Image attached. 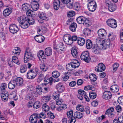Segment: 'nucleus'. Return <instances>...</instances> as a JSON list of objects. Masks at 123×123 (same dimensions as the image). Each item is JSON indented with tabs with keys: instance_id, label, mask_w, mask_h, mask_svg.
Instances as JSON below:
<instances>
[{
	"instance_id": "f257e3e1",
	"label": "nucleus",
	"mask_w": 123,
	"mask_h": 123,
	"mask_svg": "<svg viewBox=\"0 0 123 123\" xmlns=\"http://www.w3.org/2000/svg\"><path fill=\"white\" fill-rule=\"evenodd\" d=\"M63 41L66 44L68 45L72 44L73 42L76 41L78 38L77 37L76 35L71 36L69 34H67L64 36L63 37Z\"/></svg>"
},
{
	"instance_id": "f03ea898",
	"label": "nucleus",
	"mask_w": 123,
	"mask_h": 123,
	"mask_svg": "<svg viewBox=\"0 0 123 123\" xmlns=\"http://www.w3.org/2000/svg\"><path fill=\"white\" fill-rule=\"evenodd\" d=\"M33 58V55L31 52L30 49L28 48L27 49L25 53L24 56V62L26 63Z\"/></svg>"
},
{
	"instance_id": "7ed1b4c3",
	"label": "nucleus",
	"mask_w": 123,
	"mask_h": 123,
	"mask_svg": "<svg viewBox=\"0 0 123 123\" xmlns=\"http://www.w3.org/2000/svg\"><path fill=\"white\" fill-rule=\"evenodd\" d=\"M110 41L109 39H105L103 40L100 45L103 49L105 50L109 48L110 46Z\"/></svg>"
},
{
	"instance_id": "20e7f679",
	"label": "nucleus",
	"mask_w": 123,
	"mask_h": 123,
	"mask_svg": "<svg viewBox=\"0 0 123 123\" xmlns=\"http://www.w3.org/2000/svg\"><path fill=\"white\" fill-rule=\"evenodd\" d=\"M97 7V4L95 1L89 2L87 4V8L89 11L93 12L95 11Z\"/></svg>"
},
{
	"instance_id": "39448f33",
	"label": "nucleus",
	"mask_w": 123,
	"mask_h": 123,
	"mask_svg": "<svg viewBox=\"0 0 123 123\" xmlns=\"http://www.w3.org/2000/svg\"><path fill=\"white\" fill-rule=\"evenodd\" d=\"M106 23L108 26L112 28H115L117 27V22L114 19H109L107 20Z\"/></svg>"
},
{
	"instance_id": "423d86ee",
	"label": "nucleus",
	"mask_w": 123,
	"mask_h": 123,
	"mask_svg": "<svg viewBox=\"0 0 123 123\" xmlns=\"http://www.w3.org/2000/svg\"><path fill=\"white\" fill-rule=\"evenodd\" d=\"M81 60L88 62L90 60L89 52L87 51L84 52L80 56Z\"/></svg>"
},
{
	"instance_id": "0eeeda50",
	"label": "nucleus",
	"mask_w": 123,
	"mask_h": 123,
	"mask_svg": "<svg viewBox=\"0 0 123 123\" xmlns=\"http://www.w3.org/2000/svg\"><path fill=\"white\" fill-rule=\"evenodd\" d=\"M37 71H35L34 70H31L28 71L27 73V78L29 79H32L36 77L37 73Z\"/></svg>"
},
{
	"instance_id": "6e6552de",
	"label": "nucleus",
	"mask_w": 123,
	"mask_h": 123,
	"mask_svg": "<svg viewBox=\"0 0 123 123\" xmlns=\"http://www.w3.org/2000/svg\"><path fill=\"white\" fill-rule=\"evenodd\" d=\"M98 33L99 37L102 39H105L107 36L106 31L103 29H101L98 30Z\"/></svg>"
},
{
	"instance_id": "1a4fd4ad",
	"label": "nucleus",
	"mask_w": 123,
	"mask_h": 123,
	"mask_svg": "<svg viewBox=\"0 0 123 123\" xmlns=\"http://www.w3.org/2000/svg\"><path fill=\"white\" fill-rule=\"evenodd\" d=\"M39 115L38 114L35 113L31 115L30 118V121L31 123H36L37 119L39 118Z\"/></svg>"
},
{
	"instance_id": "9d476101",
	"label": "nucleus",
	"mask_w": 123,
	"mask_h": 123,
	"mask_svg": "<svg viewBox=\"0 0 123 123\" xmlns=\"http://www.w3.org/2000/svg\"><path fill=\"white\" fill-rule=\"evenodd\" d=\"M10 31L12 33H15L18 31V28L15 24H11L9 26Z\"/></svg>"
},
{
	"instance_id": "9b49d317",
	"label": "nucleus",
	"mask_w": 123,
	"mask_h": 123,
	"mask_svg": "<svg viewBox=\"0 0 123 123\" xmlns=\"http://www.w3.org/2000/svg\"><path fill=\"white\" fill-rule=\"evenodd\" d=\"M105 69V65L102 63H99L95 68L96 71L100 72L104 71Z\"/></svg>"
},
{
	"instance_id": "f8f14e48",
	"label": "nucleus",
	"mask_w": 123,
	"mask_h": 123,
	"mask_svg": "<svg viewBox=\"0 0 123 123\" xmlns=\"http://www.w3.org/2000/svg\"><path fill=\"white\" fill-rule=\"evenodd\" d=\"M12 80L15 83V84L18 86H22L23 84V80L21 78L18 77Z\"/></svg>"
},
{
	"instance_id": "ddd939ff",
	"label": "nucleus",
	"mask_w": 123,
	"mask_h": 123,
	"mask_svg": "<svg viewBox=\"0 0 123 123\" xmlns=\"http://www.w3.org/2000/svg\"><path fill=\"white\" fill-rule=\"evenodd\" d=\"M63 3L66 4L67 6L69 8H72L73 6V0H61Z\"/></svg>"
},
{
	"instance_id": "4468645a",
	"label": "nucleus",
	"mask_w": 123,
	"mask_h": 123,
	"mask_svg": "<svg viewBox=\"0 0 123 123\" xmlns=\"http://www.w3.org/2000/svg\"><path fill=\"white\" fill-rule=\"evenodd\" d=\"M8 93L7 91L2 92L1 96L2 101L4 102L7 101L8 99Z\"/></svg>"
},
{
	"instance_id": "2eb2a0df",
	"label": "nucleus",
	"mask_w": 123,
	"mask_h": 123,
	"mask_svg": "<svg viewBox=\"0 0 123 123\" xmlns=\"http://www.w3.org/2000/svg\"><path fill=\"white\" fill-rule=\"evenodd\" d=\"M111 94L108 91H105L103 95V98L104 99L108 100L110 99L111 97Z\"/></svg>"
},
{
	"instance_id": "dca6fc26",
	"label": "nucleus",
	"mask_w": 123,
	"mask_h": 123,
	"mask_svg": "<svg viewBox=\"0 0 123 123\" xmlns=\"http://www.w3.org/2000/svg\"><path fill=\"white\" fill-rule=\"evenodd\" d=\"M34 39L38 43H42L45 39L44 37L41 35H37L35 37Z\"/></svg>"
},
{
	"instance_id": "f3484780",
	"label": "nucleus",
	"mask_w": 123,
	"mask_h": 123,
	"mask_svg": "<svg viewBox=\"0 0 123 123\" xmlns=\"http://www.w3.org/2000/svg\"><path fill=\"white\" fill-rule=\"evenodd\" d=\"M56 89L58 92L61 93L64 91V86L62 83H59L56 85Z\"/></svg>"
},
{
	"instance_id": "a211bd4d",
	"label": "nucleus",
	"mask_w": 123,
	"mask_h": 123,
	"mask_svg": "<svg viewBox=\"0 0 123 123\" xmlns=\"http://www.w3.org/2000/svg\"><path fill=\"white\" fill-rule=\"evenodd\" d=\"M106 5L108 6L109 10L111 12H113L115 11L117 8L116 5L110 3L108 2L106 3Z\"/></svg>"
},
{
	"instance_id": "6ab92c4d",
	"label": "nucleus",
	"mask_w": 123,
	"mask_h": 123,
	"mask_svg": "<svg viewBox=\"0 0 123 123\" xmlns=\"http://www.w3.org/2000/svg\"><path fill=\"white\" fill-rule=\"evenodd\" d=\"M75 68L79 67L80 64L79 61L77 59H71V62L70 63Z\"/></svg>"
},
{
	"instance_id": "aec40b11",
	"label": "nucleus",
	"mask_w": 123,
	"mask_h": 123,
	"mask_svg": "<svg viewBox=\"0 0 123 123\" xmlns=\"http://www.w3.org/2000/svg\"><path fill=\"white\" fill-rule=\"evenodd\" d=\"M31 7L33 10L36 11L39 9V5L38 2H33L31 3Z\"/></svg>"
},
{
	"instance_id": "412c9836",
	"label": "nucleus",
	"mask_w": 123,
	"mask_h": 123,
	"mask_svg": "<svg viewBox=\"0 0 123 123\" xmlns=\"http://www.w3.org/2000/svg\"><path fill=\"white\" fill-rule=\"evenodd\" d=\"M60 5V1L59 0H54L53 3L54 9L57 10L59 9Z\"/></svg>"
},
{
	"instance_id": "4be33fe9",
	"label": "nucleus",
	"mask_w": 123,
	"mask_h": 123,
	"mask_svg": "<svg viewBox=\"0 0 123 123\" xmlns=\"http://www.w3.org/2000/svg\"><path fill=\"white\" fill-rule=\"evenodd\" d=\"M86 48L87 49H90L92 48V43L91 40L88 39L85 42Z\"/></svg>"
},
{
	"instance_id": "5701e85b",
	"label": "nucleus",
	"mask_w": 123,
	"mask_h": 123,
	"mask_svg": "<svg viewBox=\"0 0 123 123\" xmlns=\"http://www.w3.org/2000/svg\"><path fill=\"white\" fill-rule=\"evenodd\" d=\"M86 18L83 16H79L77 18V21L79 24H83Z\"/></svg>"
},
{
	"instance_id": "b1692460",
	"label": "nucleus",
	"mask_w": 123,
	"mask_h": 123,
	"mask_svg": "<svg viewBox=\"0 0 123 123\" xmlns=\"http://www.w3.org/2000/svg\"><path fill=\"white\" fill-rule=\"evenodd\" d=\"M12 10L11 8H8L5 9L3 12V14L4 16H8L12 12Z\"/></svg>"
},
{
	"instance_id": "393cba45",
	"label": "nucleus",
	"mask_w": 123,
	"mask_h": 123,
	"mask_svg": "<svg viewBox=\"0 0 123 123\" xmlns=\"http://www.w3.org/2000/svg\"><path fill=\"white\" fill-rule=\"evenodd\" d=\"M111 90L114 93L117 92L119 91V87L117 85H113L111 86Z\"/></svg>"
},
{
	"instance_id": "a878e982",
	"label": "nucleus",
	"mask_w": 123,
	"mask_h": 123,
	"mask_svg": "<svg viewBox=\"0 0 123 123\" xmlns=\"http://www.w3.org/2000/svg\"><path fill=\"white\" fill-rule=\"evenodd\" d=\"M74 117L78 119H80L82 118L83 116V113L80 112L76 111L74 112Z\"/></svg>"
},
{
	"instance_id": "bb28decb",
	"label": "nucleus",
	"mask_w": 123,
	"mask_h": 123,
	"mask_svg": "<svg viewBox=\"0 0 123 123\" xmlns=\"http://www.w3.org/2000/svg\"><path fill=\"white\" fill-rule=\"evenodd\" d=\"M38 16L39 18L41 19L46 20H49V18L46 16V14L43 12L39 14Z\"/></svg>"
},
{
	"instance_id": "cd10ccee",
	"label": "nucleus",
	"mask_w": 123,
	"mask_h": 123,
	"mask_svg": "<svg viewBox=\"0 0 123 123\" xmlns=\"http://www.w3.org/2000/svg\"><path fill=\"white\" fill-rule=\"evenodd\" d=\"M77 27V24L74 22L71 24L70 27H69V28L71 31L73 32H74L75 31Z\"/></svg>"
},
{
	"instance_id": "c85d7f7f",
	"label": "nucleus",
	"mask_w": 123,
	"mask_h": 123,
	"mask_svg": "<svg viewBox=\"0 0 123 123\" xmlns=\"http://www.w3.org/2000/svg\"><path fill=\"white\" fill-rule=\"evenodd\" d=\"M51 99V97L47 95L42 97L41 101L43 102H46L49 101Z\"/></svg>"
},
{
	"instance_id": "c756f323",
	"label": "nucleus",
	"mask_w": 123,
	"mask_h": 123,
	"mask_svg": "<svg viewBox=\"0 0 123 123\" xmlns=\"http://www.w3.org/2000/svg\"><path fill=\"white\" fill-rule=\"evenodd\" d=\"M37 55L39 60L45 58V55L44 52L43 50L39 51L38 52Z\"/></svg>"
},
{
	"instance_id": "7c9ffc66",
	"label": "nucleus",
	"mask_w": 123,
	"mask_h": 123,
	"mask_svg": "<svg viewBox=\"0 0 123 123\" xmlns=\"http://www.w3.org/2000/svg\"><path fill=\"white\" fill-rule=\"evenodd\" d=\"M85 40L84 38L80 37L77 39V43L80 46H83L85 44Z\"/></svg>"
},
{
	"instance_id": "2f4dec72",
	"label": "nucleus",
	"mask_w": 123,
	"mask_h": 123,
	"mask_svg": "<svg viewBox=\"0 0 123 123\" xmlns=\"http://www.w3.org/2000/svg\"><path fill=\"white\" fill-rule=\"evenodd\" d=\"M45 55L47 56H49L51 55L52 49L51 48H48L45 49Z\"/></svg>"
},
{
	"instance_id": "473e14b6",
	"label": "nucleus",
	"mask_w": 123,
	"mask_h": 123,
	"mask_svg": "<svg viewBox=\"0 0 123 123\" xmlns=\"http://www.w3.org/2000/svg\"><path fill=\"white\" fill-rule=\"evenodd\" d=\"M72 54L73 57L76 58L78 55V51L76 48H73L71 50Z\"/></svg>"
},
{
	"instance_id": "72a5a7b5",
	"label": "nucleus",
	"mask_w": 123,
	"mask_h": 123,
	"mask_svg": "<svg viewBox=\"0 0 123 123\" xmlns=\"http://www.w3.org/2000/svg\"><path fill=\"white\" fill-rule=\"evenodd\" d=\"M30 7V5L27 3H24L22 5V9L23 10L26 11Z\"/></svg>"
},
{
	"instance_id": "f704fd0d",
	"label": "nucleus",
	"mask_w": 123,
	"mask_h": 123,
	"mask_svg": "<svg viewBox=\"0 0 123 123\" xmlns=\"http://www.w3.org/2000/svg\"><path fill=\"white\" fill-rule=\"evenodd\" d=\"M70 74V73L69 72H67L64 73V76L62 77V80L64 81H67L69 79Z\"/></svg>"
},
{
	"instance_id": "c9c22d12",
	"label": "nucleus",
	"mask_w": 123,
	"mask_h": 123,
	"mask_svg": "<svg viewBox=\"0 0 123 123\" xmlns=\"http://www.w3.org/2000/svg\"><path fill=\"white\" fill-rule=\"evenodd\" d=\"M42 108L43 111L45 112L48 111L50 109V107L49 106L46 104L43 105Z\"/></svg>"
},
{
	"instance_id": "e433bc0d",
	"label": "nucleus",
	"mask_w": 123,
	"mask_h": 123,
	"mask_svg": "<svg viewBox=\"0 0 123 123\" xmlns=\"http://www.w3.org/2000/svg\"><path fill=\"white\" fill-rule=\"evenodd\" d=\"M83 33L87 36L90 35L91 33V30L89 28H86L83 30Z\"/></svg>"
},
{
	"instance_id": "4c0bfd02",
	"label": "nucleus",
	"mask_w": 123,
	"mask_h": 123,
	"mask_svg": "<svg viewBox=\"0 0 123 123\" xmlns=\"http://www.w3.org/2000/svg\"><path fill=\"white\" fill-rule=\"evenodd\" d=\"M17 85L12 80L9 82L8 84V87L11 89H12L14 88Z\"/></svg>"
},
{
	"instance_id": "58836bf2",
	"label": "nucleus",
	"mask_w": 123,
	"mask_h": 123,
	"mask_svg": "<svg viewBox=\"0 0 123 123\" xmlns=\"http://www.w3.org/2000/svg\"><path fill=\"white\" fill-rule=\"evenodd\" d=\"M36 89L37 93L38 94L40 95L42 92V88L41 86L37 85L36 86Z\"/></svg>"
},
{
	"instance_id": "ea45409f",
	"label": "nucleus",
	"mask_w": 123,
	"mask_h": 123,
	"mask_svg": "<svg viewBox=\"0 0 123 123\" xmlns=\"http://www.w3.org/2000/svg\"><path fill=\"white\" fill-rule=\"evenodd\" d=\"M109 39L110 40L113 41L114 40L115 38V36L114 34L112 32H110L109 33L108 35Z\"/></svg>"
},
{
	"instance_id": "a19ab883",
	"label": "nucleus",
	"mask_w": 123,
	"mask_h": 123,
	"mask_svg": "<svg viewBox=\"0 0 123 123\" xmlns=\"http://www.w3.org/2000/svg\"><path fill=\"white\" fill-rule=\"evenodd\" d=\"M66 69L68 71H71L74 69L75 68L70 63L68 64L66 66Z\"/></svg>"
},
{
	"instance_id": "79ce46f5",
	"label": "nucleus",
	"mask_w": 123,
	"mask_h": 123,
	"mask_svg": "<svg viewBox=\"0 0 123 123\" xmlns=\"http://www.w3.org/2000/svg\"><path fill=\"white\" fill-rule=\"evenodd\" d=\"M19 25L21 28L24 29H26L29 26L28 21H27L21 24H20Z\"/></svg>"
},
{
	"instance_id": "37998d69",
	"label": "nucleus",
	"mask_w": 123,
	"mask_h": 123,
	"mask_svg": "<svg viewBox=\"0 0 123 123\" xmlns=\"http://www.w3.org/2000/svg\"><path fill=\"white\" fill-rule=\"evenodd\" d=\"M0 90L2 92L7 91L6 90L7 88V85L6 84L3 83H2L0 87Z\"/></svg>"
},
{
	"instance_id": "c03bdc74",
	"label": "nucleus",
	"mask_w": 123,
	"mask_h": 123,
	"mask_svg": "<svg viewBox=\"0 0 123 123\" xmlns=\"http://www.w3.org/2000/svg\"><path fill=\"white\" fill-rule=\"evenodd\" d=\"M97 96L96 92L93 91L90 92L89 93V96L90 99H94Z\"/></svg>"
},
{
	"instance_id": "a18cd8bd",
	"label": "nucleus",
	"mask_w": 123,
	"mask_h": 123,
	"mask_svg": "<svg viewBox=\"0 0 123 123\" xmlns=\"http://www.w3.org/2000/svg\"><path fill=\"white\" fill-rule=\"evenodd\" d=\"M66 108V105H62L60 106L57 107V110L59 111H61L64 110Z\"/></svg>"
},
{
	"instance_id": "49530a36",
	"label": "nucleus",
	"mask_w": 123,
	"mask_h": 123,
	"mask_svg": "<svg viewBox=\"0 0 123 123\" xmlns=\"http://www.w3.org/2000/svg\"><path fill=\"white\" fill-rule=\"evenodd\" d=\"M20 49L18 47H16L15 49L13 50L12 53L13 54L19 55L20 54Z\"/></svg>"
},
{
	"instance_id": "de8ad7c7",
	"label": "nucleus",
	"mask_w": 123,
	"mask_h": 123,
	"mask_svg": "<svg viewBox=\"0 0 123 123\" xmlns=\"http://www.w3.org/2000/svg\"><path fill=\"white\" fill-rule=\"evenodd\" d=\"M41 106V103L39 101H36L34 104L33 107L34 109H37Z\"/></svg>"
},
{
	"instance_id": "09e8293b",
	"label": "nucleus",
	"mask_w": 123,
	"mask_h": 123,
	"mask_svg": "<svg viewBox=\"0 0 123 123\" xmlns=\"http://www.w3.org/2000/svg\"><path fill=\"white\" fill-rule=\"evenodd\" d=\"M85 22L83 24L84 25L86 26L89 27L91 25V22L89 19L86 18L85 21Z\"/></svg>"
},
{
	"instance_id": "8fccbe9b",
	"label": "nucleus",
	"mask_w": 123,
	"mask_h": 123,
	"mask_svg": "<svg viewBox=\"0 0 123 123\" xmlns=\"http://www.w3.org/2000/svg\"><path fill=\"white\" fill-rule=\"evenodd\" d=\"M100 50V48L98 47L97 45H95L93 48V51L95 53L98 54Z\"/></svg>"
},
{
	"instance_id": "3c124183",
	"label": "nucleus",
	"mask_w": 123,
	"mask_h": 123,
	"mask_svg": "<svg viewBox=\"0 0 123 123\" xmlns=\"http://www.w3.org/2000/svg\"><path fill=\"white\" fill-rule=\"evenodd\" d=\"M76 109L77 111H80L82 112L85 111L84 107L81 105H77L76 107Z\"/></svg>"
},
{
	"instance_id": "603ef678",
	"label": "nucleus",
	"mask_w": 123,
	"mask_h": 123,
	"mask_svg": "<svg viewBox=\"0 0 123 123\" xmlns=\"http://www.w3.org/2000/svg\"><path fill=\"white\" fill-rule=\"evenodd\" d=\"M83 73V71L80 70L78 71H74L73 73V75L75 76H79Z\"/></svg>"
},
{
	"instance_id": "864d4df0",
	"label": "nucleus",
	"mask_w": 123,
	"mask_h": 123,
	"mask_svg": "<svg viewBox=\"0 0 123 123\" xmlns=\"http://www.w3.org/2000/svg\"><path fill=\"white\" fill-rule=\"evenodd\" d=\"M11 61L17 65H19L20 64V63L18 60V58L16 56H13L12 57V61Z\"/></svg>"
},
{
	"instance_id": "5fc2aeb1",
	"label": "nucleus",
	"mask_w": 123,
	"mask_h": 123,
	"mask_svg": "<svg viewBox=\"0 0 123 123\" xmlns=\"http://www.w3.org/2000/svg\"><path fill=\"white\" fill-rule=\"evenodd\" d=\"M18 20L20 24L27 21L26 20L25 17L24 16H21L18 18Z\"/></svg>"
},
{
	"instance_id": "6e6d98bb",
	"label": "nucleus",
	"mask_w": 123,
	"mask_h": 123,
	"mask_svg": "<svg viewBox=\"0 0 123 123\" xmlns=\"http://www.w3.org/2000/svg\"><path fill=\"white\" fill-rule=\"evenodd\" d=\"M40 67L41 70L43 71H46L48 69V67L47 66L43 63L40 65Z\"/></svg>"
},
{
	"instance_id": "4d7b16f0",
	"label": "nucleus",
	"mask_w": 123,
	"mask_h": 123,
	"mask_svg": "<svg viewBox=\"0 0 123 123\" xmlns=\"http://www.w3.org/2000/svg\"><path fill=\"white\" fill-rule=\"evenodd\" d=\"M26 67L25 65L21 66L20 68V72L21 73H25L26 70Z\"/></svg>"
},
{
	"instance_id": "13d9d810",
	"label": "nucleus",
	"mask_w": 123,
	"mask_h": 123,
	"mask_svg": "<svg viewBox=\"0 0 123 123\" xmlns=\"http://www.w3.org/2000/svg\"><path fill=\"white\" fill-rule=\"evenodd\" d=\"M52 74V76L55 78H58L60 75V73L57 71H54Z\"/></svg>"
},
{
	"instance_id": "bf43d9fd",
	"label": "nucleus",
	"mask_w": 123,
	"mask_h": 123,
	"mask_svg": "<svg viewBox=\"0 0 123 123\" xmlns=\"http://www.w3.org/2000/svg\"><path fill=\"white\" fill-rule=\"evenodd\" d=\"M89 78L90 80L94 82L96 80V76L94 74H90Z\"/></svg>"
},
{
	"instance_id": "052dcab7",
	"label": "nucleus",
	"mask_w": 123,
	"mask_h": 123,
	"mask_svg": "<svg viewBox=\"0 0 123 123\" xmlns=\"http://www.w3.org/2000/svg\"><path fill=\"white\" fill-rule=\"evenodd\" d=\"M80 5L79 3L76 2L74 4V8L75 10L77 11L79 10L80 9Z\"/></svg>"
},
{
	"instance_id": "680f3d73",
	"label": "nucleus",
	"mask_w": 123,
	"mask_h": 123,
	"mask_svg": "<svg viewBox=\"0 0 123 123\" xmlns=\"http://www.w3.org/2000/svg\"><path fill=\"white\" fill-rule=\"evenodd\" d=\"M78 95H82L83 96L87 95L86 92L82 90H79L78 91Z\"/></svg>"
},
{
	"instance_id": "e2e57ef3",
	"label": "nucleus",
	"mask_w": 123,
	"mask_h": 123,
	"mask_svg": "<svg viewBox=\"0 0 123 123\" xmlns=\"http://www.w3.org/2000/svg\"><path fill=\"white\" fill-rule=\"evenodd\" d=\"M75 14V13L74 11H71L68 12L67 16L69 17H70L73 16Z\"/></svg>"
},
{
	"instance_id": "0e129e2a",
	"label": "nucleus",
	"mask_w": 123,
	"mask_h": 123,
	"mask_svg": "<svg viewBox=\"0 0 123 123\" xmlns=\"http://www.w3.org/2000/svg\"><path fill=\"white\" fill-rule=\"evenodd\" d=\"M84 89L86 91H87L89 90H91L92 91H93L94 88L92 87L91 86H85Z\"/></svg>"
},
{
	"instance_id": "69168bd1",
	"label": "nucleus",
	"mask_w": 123,
	"mask_h": 123,
	"mask_svg": "<svg viewBox=\"0 0 123 123\" xmlns=\"http://www.w3.org/2000/svg\"><path fill=\"white\" fill-rule=\"evenodd\" d=\"M67 116L68 118H72L73 115V112L72 110H71L68 111L67 112Z\"/></svg>"
},
{
	"instance_id": "338daca9",
	"label": "nucleus",
	"mask_w": 123,
	"mask_h": 123,
	"mask_svg": "<svg viewBox=\"0 0 123 123\" xmlns=\"http://www.w3.org/2000/svg\"><path fill=\"white\" fill-rule=\"evenodd\" d=\"M114 110V109L113 107H111L109 108L107 110L106 112V114H109L110 113L113 112Z\"/></svg>"
},
{
	"instance_id": "774afa93",
	"label": "nucleus",
	"mask_w": 123,
	"mask_h": 123,
	"mask_svg": "<svg viewBox=\"0 0 123 123\" xmlns=\"http://www.w3.org/2000/svg\"><path fill=\"white\" fill-rule=\"evenodd\" d=\"M117 101L119 104L123 105V96L119 97Z\"/></svg>"
}]
</instances>
